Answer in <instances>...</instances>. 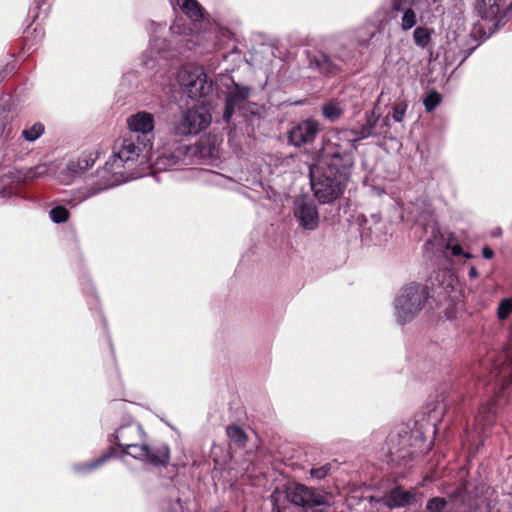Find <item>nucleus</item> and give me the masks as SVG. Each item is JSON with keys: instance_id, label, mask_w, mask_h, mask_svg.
<instances>
[{"instance_id": "obj_1", "label": "nucleus", "mask_w": 512, "mask_h": 512, "mask_svg": "<svg viewBox=\"0 0 512 512\" xmlns=\"http://www.w3.org/2000/svg\"><path fill=\"white\" fill-rule=\"evenodd\" d=\"M152 146L142 142L136 134H125L117 139L98 181V192L126 183L138 177L136 168L146 161Z\"/></svg>"}, {"instance_id": "obj_2", "label": "nucleus", "mask_w": 512, "mask_h": 512, "mask_svg": "<svg viewBox=\"0 0 512 512\" xmlns=\"http://www.w3.org/2000/svg\"><path fill=\"white\" fill-rule=\"evenodd\" d=\"M436 432L435 424L423 418L414 423L401 425L387 437V448L390 460L397 464L406 462L417 454L427 453L432 446V439Z\"/></svg>"}, {"instance_id": "obj_3", "label": "nucleus", "mask_w": 512, "mask_h": 512, "mask_svg": "<svg viewBox=\"0 0 512 512\" xmlns=\"http://www.w3.org/2000/svg\"><path fill=\"white\" fill-rule=\"evenodd\" d=\"M145 436L138 422L129 421L119 426L112 438L123 454L153 466L165 467L170 460L169 446L163 442L148 445L144 442Z\"/></svg>"}, {"instance_id": "obj_4", "label": "nucleus", "mask_w": 512, "mask_h": 512, "mask_svg": "<svg viewBox=\"0 0 512 512\" xmlns=\"http://www.w3.org/2000/svg\"><path fill=\"white\" fill-rule=\"evenodd\" d=\"M351 172L333 165L310 167V184L315 198L321 204L333 203L344 193Z\"/></svg>"}, {"instance_id": "obj_5", "label": "nucleus", "mask_w": 512, "mask_h": 512, "mask_svg": "<svg viewBox=\"0 0 512 512\" xmlns=\"http://www.w3.org/2000/svg\"><path fill=\"white\" fill-rule=\"evenodd\" d=\"M429 298L428 287L411 282L400 289L393 301L394 317L398 324L411 322L424 308Z\"/></svg>"}, {"instance_id": "obj_6", "label": "nucleus", "mask_w": 512, "mask_h": 512, "mask_svg": "<svg viewBox=\"0 0 512 512\" xmlns=\"http://www.w3.org/2000/svg\"><path fill=\"white\" fill-rule=\"evenodd\" d=\"M356 141L348 129H342L329 140L323 147L322 153L325 165H333L334 168L352 171L354 166V151Z\"/></svg>"}, {"instance_id": "obj_7", "label": "nucleus", "mask_w": 512, "mask_h": 512, "mask_svg": "<svg viewBox=\"0 0 512 512\" xmlns=\"http://www.w3.org/2000/svg\"><path fill=\"white\" fill-rule=\"evenodd\" d=\"M180 88L191 99L200 100L213 93L214 84L200 66L186 65L177 73Z\"/></svg>"}, {"instance_id": "obj_8", "label": "nucleus", "mask_w": 512, "mask_h": 512, "mask_svg": "<svg viewBox=\"0 0 512 512\" xmlns=\"http://www.w3.org/2000/svg\"><path fill=\"white\" fill-rule=\"evenodd\" d=\"M231 84L225 83L227 87L225 108L223 113V121L229 123L233 115H238L244 119L256 114V105L248 99L251 89L248 86L240 85L234 80H230Z\"/></svg>"}, {"instance_id": "obj_9", "label": "nucleus", "mask_w": 512, "mask_h": 512, "mask_svg": "<svg viewBox=\"0 0 512 512\" xmlns=\"http://www.w3.org/2000/svg\"><path fill=\"white\" fill-rule=\"evenodd\" d=\"M332 55L319 52L309 57V68L321 74L335 73L340 70V63H347L354 58V53L346 44L336 39L331 48Z\"/></svg>"}, {"instance_id": "obj_10", "label": "nucleus", "mask_w": 512, "mask_h": 512, "mask_svg": "<svg viewBox=\"0 0 512 512\" xmlns=\"http://www.w3.org/2000/svg\"><path fill=\"white\" fill-rule=\"evenodd\" d=\"M211 122V115L203 108L182 110L172 122V131L178 136L197 135L206 129Z\"/></svg>"}, {"instance_id": "obj_11", "label": "nucleus", "mask_w": 512, "mask_h": 512, "mask_svg": "<svg viewBox=\"0 0 512 512\" xmlns=\"http://www.w3.org/2000/svg\"><path fill=\"white\" fill-rule=\"evenodd\" d=\"M285 493L292 504L301 507L305 511L330 504L328 494L300 483L288 484Z\"/></svg>"}, {"instance_id": "obj_12", "label": "nucleus", "mask_w": 512, "mask_h": 512, "mask_svg": "<svg viewBox=\"0 0 512 512\" xmlns=\"http://www.w3.org/2000/svg\"><path fill=\"white\" fill-rule=\"evenodd\" d=\"M293 213L302 229L313 231L319 226V212L309 196L302 195L295 199Z\"/></svg>"}, {"instance_id": "obj_13", "label": "nucleus", "mask_w": 512, "mask_h": 512, "mask_svg": "<svg viewBox=\"0 0 512 512\" xmlns=\"http://www.w3.org/2000/svg\"><path fill=\"white\" fill-rule=\"evenodd\" d=\"M127 134H136L146 145L152 146L154 140V116L146 111L137 112L127 118Z\"/></svg>"}, {"instance_id": "obj_14", "label": "nucleus", "mask_w": 512, "mask_h": 512, "mask_svg": "<svg viewBox=\"0 0 512 512\" xmlns=\"http://www.w3.org/2000/svg\"><path fill=\"white\" fill-rule=\"evenodd\" d=\"M189 146L175 142L171 146L164 147L162 153L156 159V166L159 170H167L188 165Z\"/></svg>"}, {"instance_id": "obj_15", "label": "nucleus", "mask_w": 512, "mask_h": 512, "mask_svg": "<svg viewBox=\"0 0 512 512\" xmlns=\"http://www.w3.org/2000/svg\"><path fill=\"white\" fill-rule=\"evenodd\" d=\"M320 132V124L314 119H306L294 125L288 132V142L295 147H302L315 141Z\"/></svg>"}, {"instance_id": "obj_16", "label": "nucleus", "mask_w": 512, "mask_h": 512, "mask_svg": "<svg viewBox=\"0 0 512 512\" xmlns=\"http://www.w3.org/2000/svg\"><path fill=\"white\" fill-rule=\"evenodd\" d=\"M375 33L376 31L372 25L363 24L362 26L353 30L342 32L337 36V39L340 43H344L348 48H351L355 54L356 48H366L370 45L371 40L375 36Z\"/></svg>"}, {"instance_id": "obj_17", "label": "nucleus", "mask_w": 512, "mask_h": 512, "mask_svg": "<svg viewBox=\"0 0 512 512\" xmlns=\"http://www.w3.org/2000/svg\"><path fill=\"white\" fill-rule=\"evenodd\" d=\"M173 5H177L181 11H183L193 22L194 28L187 27L186 24L181 23L180 20L175 21L170 26V32L172 35H185L187 31L196 29V22L202 18V13L199 4L196 0H172Z\"/></svg>"}, {"instance_id": "obj_18", "label": "nucleus", "mask_w": 512, "mask_h": 512, "mask_svg": "<svg viewBox=\"0 0 512 512\" xmlns=\"http://www.w3.org/2000/svg\"><path fill=\"white\" fill-rule=\"evenodd\" d=\"M376 107L377 104L372 110L365 112L364 123L362 125L357 128L348 129V132H351V136L356 143L376 135L375 127L380 117V114L376 113Z\"/></svg>"}, {"instance_id": "obj_19", "label": "nucleus", "mask_w": 512, "mask_h": 512, "mask_svg": "<svg viewBox=\"0 0 512 512\" xmlns=\"http://www.w3.org/2000/svg\"><path fill=\"white\" fill-rule=\"evenodd\" d=\"M475 11L479 17L486 21H495V27L499 28L505 23L499 22L501 0H476Z\"/></svg>"}, {"instance_id": "obj_20", "label": "nucleus", "mask_w": 512, "mask_h": 512, "mask_svg": "<svg viewBox=\"0 0 512 512\" xmlns=\"http://www.w3.org/2000/svg\"><path fill=\"white\" fill-rule=\"evenodd\" d=\"M166 24L150 21L147 30L150 34V53L162 55L171 49V43L159 36Z\"/></svg>"}, {"instance_id": "obj_21", "label": "nucleus", "mask_w": 512, "mask_h": 512, "mask_svg": "<svg viewBox=\"0 0 512 512\" xmlns=\"http://www.w3.org/2000/svg\"><path fill=\"white\" fill-rule=\"evenodd\" d=\"M415 498V494L396 487L383 497V503L393 509L409 505Z\"/></svg>"}, {"instance_id": "obj_22", "label": "nucleus", "mask_w": 512, "mask_h": 512, "mask_svg": "<svg viewBox=\"0 0 512 512\" xmlns=\"http://www.w3.org/2000/svg\"><path fill=\"white\" fill-rule=\"evenodd\" d=\"M393 11L396 13L402 31H409L417 24V15L413 7L393 2Z\"/></svg>"}, {"instance_id": "obj_23", "label": "nucleus", "mask_w": 512, "mask_h": 512, "mask_svg": "<svg viewBox=\"0 0 512 512\" xmlns=\"http://www.w3.org/2000/svg\"><path fill=\"white\" fill-rule=\"evenodd\" d=\"M163 512H185L190 510L187 499H183L178 491H172L161 504Z\"/></svg>"}, {"instance_id": "obj_24", "label": "nucleus", "mask_w": 512, "mask_h": 512, "mask_svg": "<svg viewBox=\"0 0 512 512\" xmlns=\"http://www.w3.org/2000/svg\"><path fill=\"white\" fill-rule=\"evenodd\" d=\"M96 161V157L92 152L83 153L78 160L70 161L67 164V170L72 174H81L91 168Z\"/></svg>"}, {"instance_id": "obj_25", "label": "nucleus", "mask_w": 512, "mask_h": 512, "mask_svg": "<svg viewBox=\"0 0 512 512\" xmlns=\"http://www.w3.org/2000/svg\"><path fill=\"white\" fill-rule=\"evenodd\" d=\"M434 34V29L428 28L425 26H418L413 31V41L414 44L425 50L431 47L432 45V35Z\"/></svg>"}, {"instance_id": "obj_26", "label": "nucleus", "mask_w": 512, "mask_h": 512, "mask_svg": "<svg viewBox=\"0 0 512 512\" xmlns=\"http://www.w3.org/2000/svg\"><path fill=\"white\" fill-rule=\"evenodd\" d=\"M425 512H464V510L455 509V502L446 501L441 497H434L428 501Z\"/></svg>"}, {"instance_id": "obj_27", "label": "nucleus", "mask_w": 512, "mask_h": 512, "mask_svg": "<svg viewBox=\"0 0 512 512\" xmlns=\"http://www.w3.org/2000/svg\"><path fill=\"white\" fill-rule=\"evenodd\" d=\"M344 109L337 101H329L322 107V115L329 121L335 122L343 115Z\"/></svg>"}, {"instance_id": "obj_28", "label": "nucleus", "mask_w": 512, "mask_h": 512, "mask_svg": "<svg viewBox=\"0 0 512 512\" xmlns=\"http://www.w3.org/2000/svg\"><path fill=\"white\" fill-rule=\"evenodd\" d=\"M407 108H408L407 101L400 100L394 104V106L392 107V111L389 115L395 122L401 123L404 120Z\"/></svg>"}, {"instance_id": "obj_29", "label": "nucleus", "mask_w": 512, "mask_h": 512, "mask_svg": "<svg viewBox=\"0 0 512 512\" xmlns=\"http://www.w3.org/2000/svg\"><path fill=\"white\" fill-rule=\"evenodd\" d=\"M44 133V126L41 123H35L31 127L22 131V136L26 141L33 142Z\"/></svg>"}, {"instance_id": "obj_30", "label": "nucleus", "mask_w": 512, "mask_h": 512, "mask_svg": "<svg viewBox=\"0 0 512 512\" xmlns=\"http://www.w3.org/2000/svg\"><path fill=\"white\" fill-rule=\"evenodd\" d=\"M69 211L64 206H55L49 211L50 219L57 224L64 223L69 218Z\"/></svg>"}, {"instance_id": "obj_31", "label": "nucleus", "mask_w": 512, "mask_h": 512, "mask_svg": "<svg viewBox=\"0 0 512 512\" xmlns=\"http://www.w3.org/2000/svg\"><path fill=\"white\" fill-rule=\"evenodd\" d=\"M227 436L237 445H244L246 435L239 426H228L226 429Z\"/></svg>"}, {"instance_id": "obj_32", "label": "nucleus", "mask_w": 512, "mask_h": 512, "mask_svg": "<svg viewBox=\"0 0 512 512\" xmlns=\"http://www.w3.org/2000/svg\"><path fill=\"white\" fill-rule=\"evenodd\" d=\"M441 102V96L436 91L427 94L423 100V105L427 112H432Z\"/></svg>"}, {"instance_id": "obj_33", "label": "nucleus", "mask_w": 512, "mask_h": 512, "mask_svg": "<svg viewBox=\"0 0 512 512\" xmlns=\"http://www.w3.org/2000/svg\"><path fill=\"white\" fill-rule=\"evenodd\" d=\"M512 312V298L503 299L498 306L497 316L500 320L506 319Z\"/></svg>"}, {"instance_id": "obj_34", "label": "nucleus", "mask_w": 512, "mask_h": 512, "mask_svg": "<svg viewBox=\"0 0 512 512\" xmlns=\"http://www.w3.org/2000/svg\"><path fill=\"white\" fill-rule=\"evenodd\" d=\"M331 467V464H325L321 467L311 469L310 474L313 478L323 479L330 473Z\"/></svg>"}, {"instance_id": "obj_35", "label": "nucleus", "mask_w": 512, "mask_h": 512, "mask_svg": "<svg viewBox=\"0 0 512 512\" xmlns=\"http://www.w3.org/2000/svg\"><path fill=\"white\" fill-rule=\"evenodd\" d=\"M447 250H451V254L453 256H464L465 258H472L473 256L470 253H465L462 249V247L458 244H447L446 245Z\"/></svg>"}, {"instance_id": "obj_36", "label": "nucleus", "mask_w": 512, "mask_h": 512, "mask_svg": "<svg viewBox=\"0 0 512 512\" xmlns=\"http://www.w3.org/2000/svg\"><path fill=\"white\" fill-rule=\"evenodd\" d=\"M48 173V167L46 164H41V165H38L36 167H34L31 171H30V177L31 178H37V177H42L44 175H46Z\"/></svg>"}, {"instance_id": "obj_37", "label": "nucleus", "mask_w": 512, "mask_h": 512, "mask_svg": "<svg viewBox=\"0 0 512 512\" xmlns=\"http://www.w3.org/2000/svg\"><path fill=\"white\" fill-rule=\"evenodd\" d=\"M115 456H116V449L114 447H111L108 453L102 455L101 457H98L97 463H98V465H100Z\"/></svg>"}, {"instance_id": "obj_38", "label": "nucleus", "mask_w": 512, "mask_h": 512, "mask_svg": "<svg viewBox=\"0 0 512 512\" xmlns=\"http://www.w3.org/2000/svg\"><path fill=\"white\" fill-rule=\"evenodd\" d=\"M430 219H432L430 212H423L415 216V221L421 225H424L426 221H430Z\"/></svg>"}, {"instance_id": "obj_39", "label": "nucleus", "mask_w": 512, "mask_h": 512, "mask_svg": "<svg viewBox=\"0 0 512 512\" xmlns=\"http://www.w3.org/2000/svg\"><path fill=\"white\" fill-rule=\"evenodd\" d=\"M512 16V2L509 4L508 8L504 11L503 14H501L499 22L506 23L508 18Z\"/></svg>"}, {"instance_id": "obj_40", "label": "nucleus", "mask_w": 512, "mask_h": 512, "mask_svg": "<svg viewBox=\"0 0 512 512\" xmlns=\"http://www.w3.org/2000/svg\"><path fill=\"white\" fill-rule=\"evenodd\" d=\"M395 3H401L402 5L417 7L420 5L422 0H394Z\"/></svg>"}, {"instance_id": "obj_41", "label": "nucleus", "mask_w": 512, "mask_h": 512, "mask_svg": "<svg viewBox=\"0 0 512 512\" xmlns=\"http://www.w3.org/2000/svg\"><path fill=\"white\" fill-rule=\"evenodd\" d=\"M280 496L281 494L278 491H274L270 496V501L274 510H276V507L279 506Z\"/></svg>"}, {"instance_id": "obj_42", "label": "nucleus", "mask_w": 512, "mask_h": 512, "mask_svg": "<svg viewBox=\"0 0 512 512\" xmlns=\"http://www.w3.org/2000/svg\"><path fill=\"white\" fill-rule=\"evenodd\" d=\"M143 64H144V66H146L149 69L154 68V66H155V59H154V57L152 55L150 57L145 55L144 58H143Z\"/></svg>"}, {"instance_id": "obj_43", "label": "nucleus", "mask_w": 512, "mask_h": 512, "mask_svg": "<svg viewBox=\"0 0 512 512\" xmlns=\"http://www.w3.org/2000/svg\"><path fill=\"white\" fill-rule=\"evenodd\" d=\"M482 255L485 259H491L494 255V252L491 248L485 246L482 249Z\"/></svg>"}, {"instance_id": "obj_44", "label": "nucleus", "mask_w": 512, "mask_h": 512, "mask_svg": "<svg viewBox=\"0 0 512 512\" xmlns=\"http://www.w3.org/2000/svg\"><path fill=\"white\" fill-rule=\"evenodd\" d=\"M486 416L483 417V420H485V418H487V421L489 422L490 421V418L494 415V412H493V409H492V405L487 407L486 408Z\"/></svg>"}, {"instance_id": "obj_45", "label": "nucleus", "mask_w": 512, "mask_h": 512, "mask_svg": "<svg viewBox=\"0 0 512 512\" xmlns=\"http://www.w3.org/2000/svg\"><path fill=\"white\" fill-rule=\"evenodd\" d=\"M468 275L471 279L476 278L478 276L477 269L474 266H471Z\"/></svg>"}, {"instance_id": "obj_46", "label": "nucleus", "mask_w": 512, "mask_h": 512, "mask_svg": "<svg viewBox=\"0 0 512 512\" xmlns=\"http://www.w3.org/2000/svg\"><path fill=\"white\" fill-rule=\"evenodd\" d=\"M389 119H390V115L388 114V115L383 119V125H384V126H388V125H389Z\"/></svg>"}, {"instance_id": "obj_47", "label": "nucleus", "mask_w": 512, "mask_h": 512, "mask_svg": "<svg viewBox=\"0 0 512 512\" xmlns=\"http://www.w3.org/2000/svg\"><path fill=\"white\" fill-rule=\"evenodd\" d=\"M272 511H273V512H284V511H282V509L280 508V506H277V507H276V510H274V508H272Z\"/></svg>"}, {"instance_id": "obj_48", "label": "nucleus", "mask_w": 512, "mask_h": 512, "mask_svg": "<svg viewBox=\"0 0 512 512\" xmlns=\"http://www.w3.org/2000/svg\"><path fill=\"white\" fill-rule=\"evenodd\" d=\"M476 421H477V424L479 425L481 423V421H482V416L479 415L477 417Z\"/></svg>"}, {"instance_id": "obj_49", "label": "nucleus", "mask_w": 512, "mask_h": 512, "mask_svg": "<svg viewBox=\"0 0 512 512\" xmlns=\"http://www.w3.org/2000/svg\"><path fill=\"white\" fill-rule=\"evenodd\" d=\"M383 95H384V92L382 91V92H381V94H380V97H379V98L383 97ZM379 100H380V99H378V101H379Z\"/></svg>"}]
</instances>
